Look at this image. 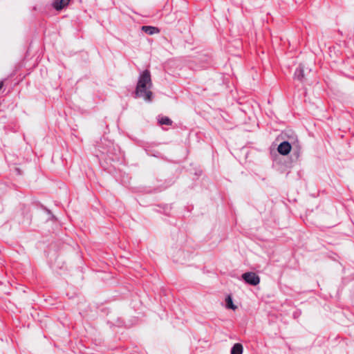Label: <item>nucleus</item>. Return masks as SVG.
Masks as SVG:
<instances>
[{"instance_id":"1","label":"nucleus","mask_w":354,"mask_h":354,"mask_svg":"<svg viewBox=\"0 0 354 354\" xmlns=\"http://www.w3.org/2000/svg\"><path fill=\"white\" fill-rule=\"evenodd\" d=\"M152 86L150 71L149 70L143 71L138 77L135 91L136 97H142L146 102H151L153 99V93L151 91Z\"/></svg>"},{"instance_id":"2","label":"nucleus","mask_w":354,"mask_h":354,"mask_svg":"<svg viewBox=\"0 0 354 354\" xmlns=\"http://www.w3.org/2000/svg\"><path fill=\"white\" fill-rule=\"evenodd\" d=\"M242 279L248 284L257 286L260 283V277L253 272H245L242 274Z\"/></svg>"},{"instance_id":"3","label":"nucleus","mask_w":354,"mask_h":354,"mask_svg":"<svg viewBox=\"0 0 354 354\" xmlns=\"http://www.w3.org/2000/svg\"><path fill=\"white\" fill-rule=\"evenodd\" d=\"M277 150L281 155H288L291 150V145L288 142L284 141L278 146Z\"/></svg>"},{"instance_id":"4","label":"nucleus","mask_w":354,"mask_h":354,"mask_svg":"<svg viewBox=\"0 0 354 354\" xmlns=\"http://www.w3.org/2000/svg\"><path fill=\"white\" fill-rule=\"evenodd\" d=\"M70 2V0H55L53 3V8L57 10H61L66 6Z\"/></svg>"},{"instance_id":"5","label":"nucleus","mask_w":354,"mask_h":354,"mask_svg":"<svg viewBox=\"0 0 354 354\" xmlns=\"http://www.w3.org/2000/svg\"><path fill=\"white\" fill-rule=\"evenodd\" d=\"M142 30L149 35L158 33L160 32L158 28L151 26H142Z\"/></svg>"},{"instance_id":"6","label":"nucleus","mask_w":354,"mask_h":354,"mask_svg":"<svg viewBox=\"0 0 354 354\" xmlns=\"http://www.w3.org/2000/svg\"><path fill=\"white\" fill-rule=\"evenodd\" d=\"M242 353H243V346L239 343L235 344L231 349V354H242Z\"/></svg>"},{"instance_id":"7","label":"nucleus","mask_w":354,"mask_h":354,"mask_svg":"<svg viewBox=\"0 0 354 354\" xmlns=\"http://www.w3.org/2000/svg\"><path fill=\"white\" fill-rule=\"evenodd\" d=\"M226 307L232 310L236 309V306L233 304L231 296L228 295L225 299Z\"/></svg>"},{"instance_id":"8","label":"nucleus","mask_w":354,"mask_h":354,"mask_svg":"<svg viewBox=\"0 0 354 354\" xmlns=\"http://www.w3.org/2000/svg\"><path fill=\"white\" fill-rule=\"evenodd\" d=\"M158 122L160 124L171 125L172 124V121L166 116L159 118Z\"/></svg>"},{"instance_id":"9","label":"nucleus","mask_w":354,"mask_h":354,"mask_svg":"<svg viewBox=\"0 0 354 354\" xmlns=\"http://www.w3.org/2000/svg\"><path fill=\"white\" fill-rule=\"evenodd\" d=\"M295 77L299 80H301L304 77V70L301 68H298L295 72Z\"/></svg>"}]
</instances>
